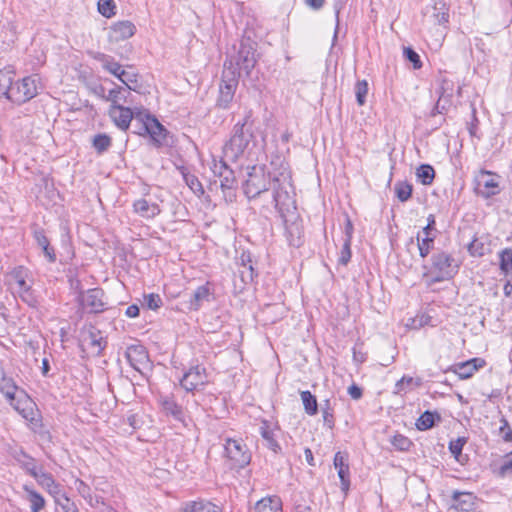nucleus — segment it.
<instances>
[{
	"label": "nucleus",
	"mask_w": 512,
	"mask_h": 512,
	"mask_svg": "<svg viewBox=\"0 0 512 512\" xmlns=\"http://www.w3.org/2000/svg\"><path fill=\"white\" fill-rule=\"evenodd\" d=\"M13 90V73L11 71L0 70V98L8 96Z\"/></svg>",
	"instance_id": "nucleus-44"
},
{
	"label": "nucleus",
	"mask_w": 512,
	"mask_h": 512,
	"mask_svg": "<svg viewBox=\"0 0 512 512\" xmlns=\"http://www.w3.org/2000/svg\"><path fill=\"white\" fill-rule=\"evenodd\" d=\"M368 82L366 80H359L355 84L356 102L359 106L366 103V96L368 94Z\"/></svg>",
	"instance_id": "nucleus-56"
},
{
	"label": "nucleus",
	"mask_w": 512,
	"mask_h": 512,
	"mask_svg": "<svg viewBox=\"0 0 512 512\" xmlns=\"http://www.w3.org/2000/svg\"><path fill=\"white\" fill-rule=\"evenodd\" d=\"M136 112V108L132 109L126 106H110L108 114L112 119L113 123L123 131L129 129L133 116Z\"/></svg>",
	"instance_id": "nucleus-18"
},
{
	"label": "nucleus",
	"mask_w": 512,
	"mask_h": 512,
	"mask_svg": "<svg viewBox=\"0 0 512 512\" xmlns=\"http://www.w3.org/2000/svg\"><path fill=\"white\" fill-rule=\"evenodd\" d=\"M94 59L101 63L104 70L117 77L125 86H132L137 83L138 75L126 72L112 56L97 52Z\"/></svg>",
	"instance_id": "nucleus-7"
},
{
	"label": "nucleus",
	"mask_w": 512,
	"mask_h": 512,
	"mask_svg": "<svg viewBox=\"0 0 512 512\" xmlns=\"http://www.w3.org/2000/svg\"><path fill=\"white\" fill-rule=\"evenodd\" d=\"M321 411L324 426H326L329 429H333L335 425L334 403H332L331 399H325L321 403Z\"/></svg>",
	"instance_id": "nucleus-42"
},
{
	"label": "nucleus",
	"mask_w": 512,
	"mask_h": 512,
	"mask_svg": "<svg viewBox=\"0 0 512 512\" xmlns=\"http://www.w3.org/2000/svg\"><path fill=\"white\" fill-rule=\"evenodd\" d=\"M416 176L423 185H431L435 178V170L430 164H421L416 170Z\"/></svg>",
	"instance_id": "nucleus-45"
},
{
	"label": "nucleus",
	"mask_w": 512,
	"mask_h": 512,
	"mask_svg": "<svg viewBox=\"0 0 512 512\" xmlns=\"http://www.w3.org/2000/svg\"><path fill=\"white\" fill-rule=\"evenodd\" d=\"M441 421V415L437 411L426 410L417 419L415 426L420 431L431 429L437 422Z\"/></svg>",
	"instance_id": "nucleus-31"
},
{
	"label": "nucleus",
	"mask_w": 512,
	"mask_h": 512,
	"mask_svg": "<svg viewBox=\"0 0 512 512\" xmlns=\"http://www.w3.org/2000/svg\"><path fill=\"white\" fill-rule=\"evenodd\" d=\"M37 95L36 81L33 77H24L22 80L13 82V90H11L8 100L15 104H23L31 100Z\"/></svg>",
	"instance_id": "nucleus-8"
},
{
	"label": "nucleus",
	"mask_w": 512,
	"mask_h": 512,
	"mask_svg": "<svg viewBox=\"0 0 512 512\" xmlns=\"http://www.w3.org/2000/svg\"><path fill=\"white\" fill-rule=\"evenodd\" d=\"M485 364L486 362L484 359L476 357L464 362L455 363L449 366L445 372H453L459 377V379L464 380L471 378L474 373L484 367Z\"/></svg>",
	"instance_id": "nucleus-14"
},
{
	"label": "nucleus",
	"mask_w": 512,
	"mask_h": 512,
	"mask_svg": "<svg viewBox=\"0 0 512 512\" xmlns=\"http://www.w3.org/2000/svg\"><path fill=\"white\" fill-rule=\"evenodd\" d=\"M184 180L189 188L196 194L202 195L204 194V188L199 181V179L193 174H184Z\"/></svg>",
	"instance_id": "nucleus-58"
},
{
	"label": "nucleus",
	"mask_w": 512,
	"mask_h": 512,
	"mask_svg": "<svg viewBox=\"0 0 512 512\" xmlns=\"http://www.w3.org/2000/svg\"><path fill=\"white\" fill-rule=\"evenodd\" d=\"M435 238L436 235H433L432 237L425 236L424 238H421L420 233L417 234V246L419 250V255L422 258H426L429 255L430 251L433 249Z\"/></svg>",
	"instance_id": "nucleus-48"
},
{
	"label": "nucleus",
	"mask_w": 512,
	"mask_h": 512,
	"mask_svg": "<svg viewBox=\"0 0 512 512\" xmlns=\"http://www.w3.org/2000/svg\"><path fill=\"white\" fill-rule=\"evenodd\" d=\"M182 512H222L214 503L206 500L191 501L185 504Z\"/></svg>",
	"instance_id": "nucleus-32"
},
{
	"label": "nucleus",
	"mask_w": 512,
	"mask_h": 512,
	"mask_svg": "<svg viewBox=\"0 0 512 512\" xmlns=\"http://www.w3.org/2000/svg\"><path fill=\"white\" fill-rule=\"evenodd\" d=\"M500 270L507 275L512 271V249L505 248L499 253Z\"/></svg>",
	"instance_id": "nucleus-52"
},
{
	"label": "nucleus",
	"mask_w": 512,
	"mask_h": 512,
	"mask_svg": "<svg viewBox=\"0 0 512 512\" xmlns=\"http://www.w3.org/2000/svg\"><path fill=\"white\" fill-rule=\"evenodd\" d=\"M102 92V98L105 101L111 102L110 106H124L123 104H130L132 101L129 99L131 91H136L135 86H118L108 91V94H104V87L100 86Z\"/></svg>",
	"instance_id": "nucleus-15"
},
{
	"label": "nucleus",
	"mask_w": 512,
	"mask_h": 512,
	"mask_svg": "<svg viewBox=\"0 0 512 512\" xmlns=\"http://www.w3.org/2000/svg\"><path fill=\"white\" fill-rule=\"evenodd\" d=\"M32 477L35 478L41 486L48 488L51 494L55 495L59 492L60 486L55 483V480L50 473L42 471L38 472V470H36V476Z\"/></svg>",
	"instance_id": "nucleus-37"
},
{
	"label": "nucleus",
	"mask_w": 512,
	"mask_h": 512,
	"mask_svg": "<svg viewBox=\"0 0 512 512\" xmlns=\"http://www.w3.org/2000/svg\"><path fill=\"white\" fill-rule=\"evenodd\" d=\"M333 464L335 469L337 470L338 477L340 479L341 491L346 496L350 489V471L347 453H343L341 451L335 453Z\"/></svg>",
	"instance_id": "nucleus-16"
},
{
	"label": "nucleus",
	"mask_w": 512,
	"mask_h": 512,
	"mask_svg": "<svg viewBox=\"0 0 512 512\" xmlns=\"http://www.w3.org/2000/svg\"><path fill=\"white\" fill-rule=\"evenodd\" d=\"M451 97L452 83L450 81L443 80L439 98L433 110V115L436 113L443 114L445 111H447L451 104Z\"/></svg>",
	"instance_id": "nucleus-27"
},
{
	"label": "nucleus",
	"mask_w": 512,
	"mask_h": 512,
	"mask_svg": "<svg viewBox=\"0 0 512 512\" xmlns=\"http://www.w3.org/2000/svg\"><path fill=\"white\" fill-rule=\"evenodd\" d=\"M13 457L30 476H36L37 466L34 458L29 456L24 450L16 451Z\"/></svg>",
	"instance_id": "nucleus-34"
},
{
	"label": "nucleus",
	"mask_w": 512,
	"mask_h": 512,
	"mask_svg": "<svg viewBox=\"0 0 512 512\" xmlns=\"http://www.w3.org/2000/svg\"><path fill=\"white\" fill-rule=\"evenodd\" d=\"M467 439L465 437H458L455 440H451L449 443V451L453 455L456 461L461 465H464L468 461V455L463 454L462 450L466 444Z\"/></svg>",
	"instance_id": "nucleus-36"
},
{
	"label": "nucleus",
	"mask_w": 512,
	"mask_h": 512,
	"mask_svg": "<svg viewBox=\"0 0 512 512\" xmlns=\"http://www.w3.org/2000/svg\"><path fill=\"white\" fill-rule=\"evenodd\" d=\"M300 396L305 412L310 416L316 415L318 413V403L316 397L308 390L301 391Z\"/></svg>",
	"instance_id": "nucleus-43"
},
{
	"label": "nucleus",
	"mask_w": 512,
	"mask_h": 512,
	"mask_svg": "<svg viewBox=\"0 0 512 512\" xmlns=\"http://www.w3.org/2000/svg\"><path fill=\"white\" fill-rule=\"evenodd\" d=\"M271 180L270 173L266 175L263 167L256 165L250 167L243 183L244 194L249 199L258 197L261 193L269 190Z\"/></svg>",
	"instance_id": "nucleus-4"
},
{
	"label": "nucleus",
	"mask_w": 512,
	"mask_h": 512,
	"mask_svg": "<svg viewBox=\"0 0 512 512\" xmlns=\"http://www.w3.org/2000/svg\"><path fill=\"white\" fill-rule=\"evenodd\" d=\"M512 474V450L504 456L503 462L499 468V475L504 477Z\"/></svg>",
	"instance_id": "nucleus-63"
},
{
	"label": "nucleus",
	"mask_w": 512,
	"mask_h": 512,
	"mask_svg": "<svg viewBox=\"0 0 512 512\" xmlns=\"http://www.w3.org/2000/svg\"><path fill=\"white\" fill-rule=\"evenodd\" d=\"M207 382L206 368L200 365L190 367L180 379L181 387L187 392H193L198 387L206 385Z\"/></svg>",
	"instance_id": "nucleus-12"
},
{
	"label": "nucleus",
	"mask_w": 512,
	"mask_h": 512,
	"mask_svg": "<svg viewBox=\"0 0 512 512\" xmlns=\"http://www.w3.org/2000/svg\"><path fill=\"white\" fill-rule=\"evenodd\" d=\"M11 277L18 285V292L30 287V285L26 283L27 269L23 266L15 267L11 272Z\"/></svg>",
	"instance_id": "nucleus-53"
},
{
	"label": "nucleus",
	"mask_w": 512,
	"mask_h": 512,
	"mask_svg": "<svg viewBox=\"0 0 512 512\" xmlns=\"http://www.w3.org/2000/svg\"><path fill=\"white\" fill-rule=\"evenodd\" d=\"M24 491L27 493V500L30 502L31 512H40L45 506L43 496L27 485L24 486Z\"/></svg>",
	"instance_id": "nucleus-40"
},
{
	"label": "nucleus",
	"mask_w": 512,
	"mask_h": 512,
	"mask_svg": "<svg viewBox=\"0 0 512 512\" xmlns=\"http://www.w3.org/2000/svg\"><path fill=\"white\" fill-rule=\"evenodd\" d=\"M105 293L101 288L89 289L86 292H80L78 301L83 309L89 313H101L107 309V303L104 301Z\"/></svg>",
	"instance_id": "nucleus-9"
},
{
	"label": "nucleus",
	"mask_w": 512,
	"mask_h": 512,
	"mask_svg": "<svg viewBox=\"0 0 512 512\" xmlns=\"http://www.w3.org/2000/svg\"><path fill=\"white\" fill-rule=\"evenodd\" d=\"M33 237L39 247H41L44 256L47 258L49 263L56 261V254L54 248L50 245V242L45 234L43 228L36 227L33 231Z\"/></svg>",
	"instance_id": "nucleus-25"
},
{
	"label": "nucleus",
	"mask_w": 512,
	"mask_h": 512,
	"mask_svg": "<svg viewBox=\"0 0 512 512\" xmlns=\"http://www.w3.org/2000/svg\"><path fill=\"white\" fill-rule=\"evenodd\" d=\"M98 12L105 18H111L116 14L114 0H98Z\"/></svg>",
	"instance_id": "nucleus-55"
},
{
	"label": "nucleus",
	"mask_w": 512,
	"mask_h": 512,
	"mask_svg": "<svg viewBox=\"0 0 512 512\" xmlns=\"http://www.w3.org/2000/svg\"><path fill=\"white\" fill-rule=\"evenodd\" d=\"M135 32L136 26L131 21H118L110 27L109 40L111 42L124 41L132 37Z\"/></svg>",
	"instance_id": "nucleus-19"
},
{
	"label": "nucleus",
	"mask_w": 512,
	"mask_h": 512,
	"mask_svg": "<svg viewBox=\"0 0 512 512\" xmlns=\"http://www.w3.org/2000/svg\"><path fill=\"white\" fill-rule=\"evenodd\" d=\"M403 56L407 61L412 63L414 69H420L422 67L420 56L413 48L404 47Z\"/></svg>",
	"instance_id": "nucleus-59"
},
{
	"label": "nucleus",
	"mask_w": 512,
	"mask_h": 512,
	"mask_svg": "<svg viewBox=\"0 0 512 512\" xmlns=\"http://www.w3.org/2000/svg\"><path fill=\"white\" fill-rule=\"evenodd\" d=\"M163 302L159 294L150 293L148 295H144L143 306L151 310H157L162 306Z\"/></svg>",
	"instance_id": "nucleus-60"
},
{
	"label": "nucleus",
	"mask_w": 512,
	"mask_h": 512,
	"mask_svg": "<svg viewBox=\"0 0 512 512\" xmlns=\"http://www.w3.org/2000/svg\"><path fill=\"white\" fill-rule=\"evenodd\" d=\"M220 186L222 189H232L236 184V177L234 171L228 167L220 176Z\"/></svg>",
	"instance_id": "nucleus-57"
},
{
	"label": "nucleus",
	"mask_w": 512,
	"mask_h": 512,
	"mask_svg": "<svg viewBox=\"0 0 512 512\" xmlns=\"http://www.w3.org/2000/svg\"><path fill=\"white\" fill-rule=\"evenodd\" d=\"M151 114L147 109L136 108L133 121L130 126L134 134L145 136L149 132Z\"/></svg>",
	"instance_id": "nucleus-22"
},
{
	"label": "nucleus",
	"mask_w": 512,
	"mask_h": 512,
	"mask_svg": "<svg viewBox=\"0 0 512 512\" xmlns=\"http://www.w3.org/2000/svg\"><path fill=\"white\" fill-rule=\"evenodd\" d=\"M27 404L26 409H21L19 413L25 420L29 421L31 424L37 425L39 422V414L35 409L36 404L32 401L30 397H24L22 400V404Z\"/></svg>",
	"instance_id": "nucleus-38"
},
{
	"label": "nucleus",
	"mask_w": 512,
	"mask_h": 512,
	"mask_svg": "<svg viewBox=\"0 0 512 512\" xmlns=\"http://www.w3.org/2000/svg\"><path fill=\"white\" fill-rule=\"evenodd\" d=\"M270 164L272 167V176L280 177V173L282 172H287L289 175H291L289 164L284 157L276 155L273 157Z\"/></svg>",
	"instance_id": "nucleus-50"
},
{
	"label": "nucleus",
	"mask_w": 512,
	"mask_h": 512,
	"mask_svg": "<svg viewBox=\"0 0 512 512\" xmlns=\"http://www.w3.org/2000/svg\"><path fill=\"white\" fill-rule=\"evenodd\" d=\"M158 403L162 412L166 416H171L177 421H181L184 417L182 407L175 401L172 395H160Z\"/></svg>",
	"instance_id": "nucleus-23"
},
{
	"label": "nucleus",
	"mask_w": 512,
	"mask_h": 512,
	"mask_svg": "<svg viewBox=\"0 0 512 512\" xmlns=\"http://www.w3.org/2000/svg\"><path fill=\"white\" fill-rule=\"evenodd\" d=\"M150 128L147 135L150 136L151 141L156 147H161L164 145H169L168 137L169 132L167 129L158 121V119L151 115L150 119Z\"/></svg>",
	"instance_id": "nucleus-21"
},
{
	"label": "nucleus",
	"mask_w": 512,
	"mask_h": 512,
	"mask_svg": "<svg viewBox=\"0 0 512 512\" xmlns=\"http://www.w3.org/2000/svg\"><path fill=\"white\" fill-rule=\"evenodd\" d=\"M285 225L286 238L289 242L290 246L300 247L303 244V224L299 215L295 212H292L291 218H288L287 215L282 217Z\"/></svg>",
	"instance_id": "nucleus-13"
},
{
	"label": "nucleus",
	"mask_w": 512,
	"mask_h": 512,
	"mask_svg": "<svg viewBox=\"0 0 512 512\" xmlns=\"http://www.w3.org/2000/svg\"><path fill=\"white\" fill-rule=\"evenodd\" d=\"M432 10V18L436 24L446 25L449 22V8L443 0L435 1Z\"/></svg>",
	"instance_id": "nucleus-35"
},
{
	"label": "nucleus",
	"mask_w": 512,
	"mask_h": 512,
	"mask_svg": "<svg viewBox=\"0 0 512 512\" xmlns=\"http://www.w3.org/2000/svg\"><path fill=\"white\" fill-rule=\"evenodd\" d=\"M499 423L500 426L497 430V435L504 443H512V427L508 420L504 416H501Z\"/></svg>",
	"instance_id": "nucleus-54"
},
{
	"label": "nucleus",
	"mask_w": 512,
	"mask_h": 512,
	"mask_svg": "<svg viewBox=\"0 0 512 512\" xmlns=\"http://www.w3.org/2000/svg\"><path fill=\"white\" fill-rule=\"evenodd\" d=\"M255 512H282L281 502L278 498H263L254 508Z\"/></svg>",
	"instance_id": "nucleus-39"
},
{
	"label": "nucleus",
	"mask_w": 512,
	"mask_h": 512,
	"mask_svg": "<svg viewBox=\"0 0 512 512\" xmlns=\"http://www.w3.org/2000/svg\"><path fill=\"white\" fill-rule=\"evenodd\" d=\"M112 145V139L105 133H99L94 136L92 146L98 154H103Z\"/></svg>",
	"instance_id": "nucleus-47"
},
{
	"label": "nucleus",
	"mask_w": 512,
	"mask_h": 512,
	"mask_svg": "<svg viewBox=\"0 0 512 512\" xmlns=\"http://www.w3.org/2000/svg\"><path fill=\"white\" fill-rule=\"evenodd\" d=\"M56 505L60 506L64 512H79L76 504L60 491L54 495Z\"/></svg>",
	"instance_id": "nucleus-51"
},
{
	"label": "nucleus",
	"mask_w": 512,
	"mask_h": 512,
	"mask_svg": "<svg viewBox=\"0 0 512 512\" xmlns=\"http://www.w3.org/2000/svg\"><path fill=\"white\" fill-rule=\"evenodd\" d=\"M468 251L472 256H478L481 257L485 255L486 253V247L485 245L478 241L477 239H474L468 246Z\"/></svg>",
	"instance_id": "nucleus-64"
},
{
	"label": "nucleus",
	"mask_w": 512,
	"mask_h": 512,
	"mask_svg": "<svg viewBox=\"0 0 512 512\" xmlns=\"http://www.w3.org/2000/svg\"><path fill=\"white\" fill-rule=\"evenodd\" d=\"M125 358L130 366L136 371H141V366L145 367L149 364L148 351L142 344L129 345L125 351Z\"/></svg>",
	"instance_id": "nucleus-17"
},
{
	"label": "nucleus",
	"mask_w": 512,
	"mask_h": 512,
	"mask_svg": "<svg viewBox=\"0 0 512 512\" xmlns=\"http://www.w3.org/2000/svg\"><path fill=\"white\" fill-rule=\"evenodd\" d=\"M474 499L470 492L454 491L451 496V507L460 511H470L473 509Z\"/></svg>",
	"instance_id": "nucleus-28"
},
{
	"label": "nucleus",
	"mask_w": 512,
	"mask_h": 512,
	"mask_svg": "<svg viewBox=\"0 0 512 512\" xmlns=\"http://www.w3.org/2000/svg\"><path fill=\"white\" fill-rule=\"evenodd\" d=\"M240 264L242 270H240L241 279L244 283L253 282L254 278L258 276V273L253 267V261L249 252H243L240 256Z\"/></svg>",
	"instance_id": "nucleus-30"
},
{
	"label": "nucleus",
	"mask_w": 512,
	"mask_h": 512,
	"mask_svg": "<svg viewBox=\"0 0 512 512\" xmlns=\"http://www.w3.org/2000/svg\"><path fill=\"white\" fill-rule=\"evenodd\" d=\"M133 210L136 214L146 219L154 218L161 212L157 203H150L144 198L134 201Z\"/></svg>",
	"instance_id": "nucleus-26"
},
{
	"label": "nucleus",
	"mask_w": 512,
	"mask_h": 512,
	"mask_svg": "<svg viewBox=\"0 0 512 512\" xmlns=\"http://www.w3.org/2000/svg\"><path fill=\"white\" fill-rule=\"evenodd\" d=\"M473 191L484 199L498 195L501 192L499 176L487 170H480L474 176Z\"/></svg>",
	"instance_id": "nucleus-5"
},
{
	"label": "nucleus",
	"mask_w": 512,
	"mask_h": 512,
	"mask_svg": "<svg viewBox=\"0 0 512 512\" xmlns=\"http://www.w3.org/2000/svg\"><path fill=\"white\" fill-rule=\"evenodd\" d=\"M292 176L287 172L280 173L279 176H272L271 187L273 189V193L283 194L287 192L289 189H292Z\"/></svg>",
	"instance_id": "nucleus-33"
},
{
	"label": "nucleus",
	"mask_w": 512,
	"mask_h": 512,
	"mask_svg": "<svg viewBox=\"0 0 512 512\" xmlns=\"http://www.w3.org/2000/svg\"><path fill=\"white\" fill-rule=\"evenodd\" d=\"M18 293L20 295L21 300L28 304L30 307H36L38 305V300L34 295L31 286L22 291H19Z\"/></svg>",
	"instance_id": "nucleus-62"
},
{
	"label": "nucleus",
	"mask_w": 512,
	"mask_h": 512,
	"mask_svg": "<svg viewBox=\"0 0 512 512\" xmlns=\"http://www.w3.org/2000/svg\"><path fill=\"white\" fill-rule=\"evenodd\" d=\"M107 339L95 326H89L81 331L79 347L82 357H99L107 346Z\"/></svg>",
	"instance_id": "nucleus-3"
},
{
	"label": "nucleus",
	"mask_w": 512,
	"mask_h": 512,
	"mask_svg": "<svg viewBox=\"0 0 512 512\" xmlns=\"http://www.w3.org/2000/svg\"><path fill=\"white\" fill-rule=\"evenodd\" d=\"M224 449L226 456L233 461L234 467L244 468L251 461V455L242 441L228 438Z\"/></svg>",
	"instance_id": "nucleus-10"
},
{
	"label": "nucleus",
	"mask_w": 512,
	"mask_h": 512,
	"mask_svg": "<svg viewBox=\"0 0 512 512\" xmlns=\"http://www.w3.org/2000/svg\"><path fill=\"white\" fill-rule=\"evenodd\" d=\"M390 443L395 450L400 452H407L413 446V442L403 434H395L391 439Z\"/></svg>",
	"instance_id": "nucleus-49"
},
{
	"label": "nucleus",
	"mask_w": 512,
	"mask_h": 512,
	"mask_svg": "<svg viewBox=\"0 0 512 512\" xmlns=\"http://www.w3.org/2000/svg\"><path fill=\"white\" fill-rule=\"evenodd\" d=\"M351 242L349 239H344L342 249L338 258V264L346 266L351 260Z\"/></svg>",
	"instance_id": "nucleus-61"
},
{
	"label": "nucleus",
	"mask_w": 512,
	"mask_h": 512,
	"mask_svg": "<svg viewBox=\"0 0 512 512\" xmlns=\"http://www.w3.org/2000/svg\"><path fill=\"white\" fill-rule=\"evenodd\" d=\"M20 390L21 389L18 388L12 377H8L3 373L0 375V392L4 395L9 404H13Z\"/></svg>",
	"instance_id": "nucleus-29"
},
{
	"label": "nucleus",
	"mask_w": 512,
	"mask_h": 512,
	"mask_svg": "<svg viewBox=\"0 0 512 512\" xmlns=\"http://www.w3.org/2000/svg\"><path fill=\"white\" fill-rule=\"evenodd\" d=\"M239 79L240 78L236 77L235 72L232 70L222 71L219 96L216 101L217 107L221 109H228L230 107L239 84Z\"/></svg>",
	"instance_id": "nucleus-6"
},
{
	"label": "nucleus",
	"mask_w": 512,
	"mask_h": 512,
	"mask_svg": "<svg viewBox=\"0 0 512 512\" xmlns=\"http://www.w3.org/2000/svg\"><path fill=\"white\" fill-rule=\"evenodd\" d=\"M257 45V42L251 38L243 37L238 47L233 46L232 51L227 52L223 70L234 71L238 78L241 77V73L246 78H251L252 71L259 59Z\"/></svg>",
	"instance_id": "nucleus-1"
},
{
	"label": "nucleus",
	"mask_w": 512,
	"mask_h": 512,
	"mask_svg": "<svg viewBox=\"0 0 512 512\" xmlns=\"http://www.w3.org/2000/svg\"><path fill=\"white\" fill-rule=\"evenodd\" d=\"M273 202L281 217H285L292 209L296 210L295 200L291 195V189L283 194L273 193Z\"/></svg>",
	"instance_id": "nucleus-24"
},
{
	"label": "nucleus",
	"mask_w": 512,
	"mask_h": 512,
	"mask_svg": "<svg viewBox=\"0 0 512 512\" xmlns=\"http://www.w3.org/2000/svg\"><path fill=\"white\" fill-rule=\"evenodd\" d=\"M260 434L262 438L266 442V446L275 453H279L281 451V446L278 444L276 439L274 438L273 431L269 428L266 421L262 423L260 426Z\"/></svg>",
	"instance_id": "nucleus-41"
},
{
	"label": "nucleus",
	"mask_w": 512,
	"mask_h": 512,
	"mask_svg": "<svg viewBox=\"0 0 512 512\" xmlns=\"http://www.w3.org/2000/svg\"><path fill=\"white\" fill-rule=\"evenodd\" d=\"M431 261L434 269L441 274L433 280L434 282L450 279L457 272L458 265H454L455 259L446 252H439L432 255Z\"/></svg>",
	"instance_id": "nucleus-11"
},
{
	"label": "nucleus",
	"mask_w": 512,
	"mask_h": 512,
	"mask_svg": "<svg viewBox=\"0 0 512 512\" xmlns=\"http://www.w3.org/2000/svg\"><path fill=\"white\" fill-rule=\"evenodd\" d=\"M211 295L208 283L201 285L190 295L189 299L185 302V307L189 311H198L205 302L211 301Z\"/></svg>",
	"instance_id": "nucleus-20"
},
{
	"label": "nucleus",
	"mask_w": 512,
	"mask_h": 512,
	"mask_svg": "<svg viewBox=\"0 0 512 512\" xmlns=\"http://www.w3.org/2000/svg\"><path fill=\"white\" fill-rule=\"evenodd\" d=\"M394 191L400 202H406L412 196L413 186L407 181H397L394 185Z\"/></svg>",
	"instance_id": "nucleus-46"
},
{
	"label": "nucleus",
	"mask_w": 512,
	"mask_h": 512,
	"mask_svg": "<svg viewBox=\"0 0 512 512\" xmlns=\"http://www.w3.org/2000/svg\"><path fill=\"white\" fill-rule=\"evenodd\" d=\"M252 112L248 111L242 121H238L232 130L229 141L224 145L226 158L236 161L246 151L255 146L256 137L253 129Z\"/></svg>",
	"instance_id": "nucleus-2"
}]
</instances>
